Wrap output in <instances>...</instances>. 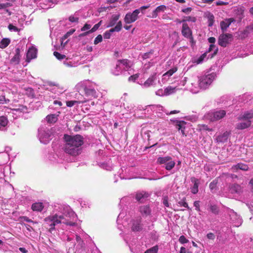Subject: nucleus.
<instances>
[{
  "instance_id": "2eb2a0df",
  "label": "nucleus",
  "mask_w": 253,
  "mask_h": 253,
  "mask_svg": "<svg viewBox=\"0 0 253 253\" xmlns=\"http://www.w3.org/2000/svg\"><path fill=\"white\" fill-rule=\"evenodd\" d=\"M173 124L175 125L176 128L181 131V133L183 135H186L184 132L185 126L186 125V122L184 121H180L178 120H175L173 121Z\"/></svg>"
},
{
  "instance_id": "a19ab883",
  "label": "nucleus",
  "mask_w": 253,
  "mask_h": 253,
  "mask_svg": "<svg viewBox=\"0 0 253 253\" xmlns=\"http://www.w3.org/2000/svg\"><path fill=\"white\" fill-rule=\"evenodd\" d=\"M177 206L179 207H183L188 209H189L188 204L186 202V199L185 198H183L181 200L177 202Z\"/></svg>"
},
{
  "instance_id": "de8ad7c7",
  "label": "nucleus",
  "mask_w": 253,
  "mask_h": 253,
  "mask_svg": "<svg viewBox=\"0 0 253 253\" xmlns=\"http://www.w3.org/2000/svg\"><path fill=\"white\" fill-rule=\"evenodd\" d=\"M158 249V246L156 245L147 250L144 253H157Z\"/></svg>"
},
{
  "instance_id": "7c9ffc66",
  "label": "nucleus",
  "mask_w": 253,
  "mask_h": 253,
  "mask_svg": "<svg viewBox=\"0 0 253 253\" xmlns=\"http://www.w3.org/2000/svg\"><path fill=\"white\" fill-rule=\"evenodd\" d=\"M101 22L102 21H100L97 24H96L95 25H94V26L89 31H87L83 34H81L80 35V36H86L88 35V34L92 33L95 32L96 31H97L98 29V28H99V27L101 26Z\"/></svg>"
},
{
  "instance_id": "0eeeda50",
  "label": "nucleus",
  "mask_w": 253,
  "mask_h": 253,
  "mask_svg": "<svg viewBox=\"0 0 253 253\" xmlns=\"http://www.w3.org/2000/svg\"><path fill=\"white\" fill-rule=\"evenodd\" d=\"M226 114V111L223 110H212L207 112L204 115V118L211 122H215L224 118Z\"/></svg>"
},
{
  "instance_id": "cd10ccee",
  "label": "nucleus",
  "mask_w": 253,
  "mask_h": 253,
  "mask_svg": "<svg viewBox=\"0 0 253 253\" xmlns=\"http://www.w3.org/2000/svg\"><path fill=\"white\" fill-rule=\"evenodd\" d=\"M191 181L192 183H194V185L193 187L191 188V191L193 194H195L197 193L198 192L199 181L198 179H196L195 177H192L191 178Z\"/></svg>"
},
{
  "instance_id": "ddd939ff",
  "label": "nucleus",
  "mask_w": 253,
  "mask_h": 253,
  "mask_svg": "<svg viewBox=\"0 0 253 253\" xmlns=\"http://www.w3.org/2000/svg\"><path fill=\"white\" fill-rule=\"evenodd\" d=\"M138 10H134L132 12L126 14L124 21L126 24H131L135 22L138 18Z\"/></svg>"
},
{
  "instance_id": "393cba45",
  "label": "nucleus",
  "mask_w": 253,
  "mask_h": 253,
  "mask_svg": "<svg viewBox=\"0 0 253 253\" xmlns=\"http://www.w3.org/2000/svg\"><path fill=\"white\" fill-rule=\"evenodd\" d=\"M166 9L167 6L165 5H161L157 7L153 11L151 17L153 18H156L160 13L164 12Z\"/></svg>"
},
{
  "instance_id": "dca6fc26",
  "label": "nucleus",
  "mask_w": 253,
  "mask_h": 253,
  "mask_svg": "<svg viewBox=\"0 0 253 253\" xmlns=\"http://www.w3.org/2000/svg\"><path fill=\"white\" fill-rule=\"evenodd\" d=\"M149 196L148 193L141 191L136 193L135 199L139 203H145L148 200Z\"/></svg>"
},
{
  "instance_id": "0e129e2a",
  "label": "nucleus",
  "mask_w": 253,
  "mask_h": 253,
  "mask_svg": "<svg viewBox=\"0 0 253 253\" xmlns=\"http://www.w3.org/2000/svg\"><path fill=\"white\" fill-rule=\"evenodd\" d=\"M149 7H150V5L142 6H141L140 8L136 9V10H138V14L140 13V12H141L142 14H144L143 10L144 9H147Z\"/></svg>"
},
{
  "instance_id": "338daca9",
  "label": "nucleus",
  "mask_w": 253,
  "mask_h": 253,
  "mask_svg": "<svg viewBox=\"0 0 253 253\" xmlns=\"http://www.w3.org/2000/svg\"><path fill=\"white\" fill-rule=\"evenodd\" d=\"M192 8L191 7H187L181 9V12L186 14H189L192 11Z\"/></svg>"
},
{
  "instance_id": "20e7f679",
  "label": "nucleus",
  "mask_w": 253,
  "mask_h": 253,
  "mask_svg": "<svg viewBox=\"0 0 253 253\" xmlns=\"http://www.w3.org/2000/svg\"><path fill=\"white\" fill-rule=\"evenodd\" d=\"M77 87L79 91L84 93V99L82 103L86 102L98 96V92L96 90V84L88 80H85L79 83Z\"/></svg>"
},
{
  "instance_id": "13d9d810",
  "label": "nucleus",
  "mask_w": 253,
  "mask_h": 253,
  "mask_svg": "<svg viewBox=\"0 0 253 253\" xmlns=\"http://www.w3.org/2000/svg\"><path fill=\"white\" fill-rule=\"evenodd\" d=\"M217 183V182L216 180H214L210 183L209 187L211 191L215 189Z\"/></svg>"
},
{
  "instance_id": "1a4fd4ad",
  "label": "nucleus",
  "mask_w": 253,
  "mask_h": 253,
  "mask_svg": "<svg viewBox=\"0 0 253 253\" xmlns=\"http://www.w3.org/2000/svg\"><path fill=\"white\" fill-rule=\"evenodd\" d=\"M52 134L51 130L46 126H42L38 130V137L40 142L46 144L48 143L52 139Z\"/></svg>"
},
{
  "instance_id": "69168bd1",
  "label": "nucleus",
  "mask_w": 253,
  "mask_h": 253,
  "mask_svg": "<svg viewBox=\"0 0 253 253\" xmlns=\"http://www.w3.org/2000/svg\"><path fill=\"white\" fill-rule=\"evenodd\" d=\"M91 26L90 24H88L87 23H86L84 24V25L82 28L81 31H89L90 30Z\"/></svg>"
},
{
  "instance_id": "6ab92c4d",
  "label": "nucleus",
  "mask_w": 253,
  "mask_h": 253,
  "mask_svg": "<svg viewBox=\"0 0 253 253\" xmlns=\"http://www.w3.org/2000/svg\"><path fill=\"white\" fill-rule=\"evenodd\" d=\"M229 191L232 194L241 195L243 192V188L239 184H233L229 186Z\"/></svg>"
},
{
  "instance_id": "49530a36",
  "label": "nucleus",
  "mask_w": 253,
  "mask_h": 253,
  "mask_svg": "<svg viewBox=\"0 0 253 253\" xmlns=\"http://www.w3.org/2000/svg\"><path fill=\"white\" fill-rule=\"evenodd\" d=\"M82 103L81 101H77V100H71L66 101V105L68 107H71L73 106L76 104H80Z\"/></svg>"
},
{
  "instance_id": "c9c22d12",
  "label": "nucleus",
  "mask_w": 253,
  "mask_h": 253,
  "mask_svg": "<svg viewBox=\"0 0 253 253\" xmlns=\"http://www.w3.org/2000/svg\"><path fill=\"white\" fill-rule=\"evenodd\" d=\"M10 43V40L8 38H3L0 42V48L4 49Z\"/></svg>"
},
{
  "instance_id": "39448f33",
  "label": "nucleus",
  "mask_w": 253,
  "mask_h": 253,
  "mask_svg": "<svg viewBox=\"0 0 253 253\" xmlns=\"http://www.w3.org/2000/svg\"><path fill=\"white\" fill-rule=\"evenodd\" d=\"M62 89L56 85H53L49 90H47L43 95L44 99L47 101H53V105L58 106L59 108L62 106L60 96L62 95Z\"/></svg>"
},
{
  "instance_id": "774afa93",
  "label": "nucleus",
  "mask_w": 253,
  "mask_h": 253,
  "mask_svg": "<svg viewBox=\"0 0 253 253\" xmlns=\"http://www.w3.org/2000/svg\"><path fill=\"white\" fill-rule=\"evenodd\" d=\"M66 40L67 39H64L63 36L59 40L60 42L61 43V46L62 47H63L67 42L68 41H67Z\"/></svg>"
},
{
  "instance_id": "6e6552de",
  "label": "nucleus",
  "mask_w": 253,
  "mask_h": 253,
  "mask_svg": "<svg viewBox=\"0 0 253 253\" xmlns=\"http://www.w3.org/2000/svg\"><path fill=\"white\" fill-rule=\"evenodd\" d=\"M157 163L162 165L163 168L167 170H172L174 168L176 163L170 156L159 157L157 160Z\"/></svg>"
},
{
  "instance_id": "423d86ee",
  "label": "nucleus",
  "mask_w": 253,
  "mask_h": 253,
  "mask_svg": "<svg viewBox=\"0 0 253 253\" xmlns=\"http://www.w3.org/2000/svg\"><path fill=\"white\" fill-rule=\"evenodd\" d=\"M253 117L252 112H246L243 115L239 117L240 122L236 124V128L238 129H244L248 128L251 125V121L250 119Z\"/></svg>"
},
{
  "instance_id": "2f4dec72",
  "label": "nucleus",
  "mask_w": 253,
  "mask_h": 253,
  "mask_svg": "<svg viewBox=\"0 0 253 253\" xmlns=\"http://www.w3.org/2000/svg\"><path fill=\"white\" fill-rule=\"evenodd\" d=\"M156 80V76L152 75L150 76L143 84V86L145 87H148L153 85Z\"/></svg>"
},
{
  "instance_id": "9d476101",
  "label": "nucleus",
  "mask_w": 253,
  "mask_h": 253,
  "mask_svg": "<svg viewBox=\"0 0 253 253\" xmlns=\"http://www.w3.org/2000/svg\"><path fill=\"white\" fill-rule=\"evenodd\" d=\"M233 40V36L231 34H222L219 35L218 39V44L223 47H226Z\"/></svg>"
},
{
  "instance_id": "79ce46f5",
  "label": "nucleus",
  "mask_w": 253,
  "mask_h": 253,
  "mask_svg": "<svg viewBox=\"0 0 253 253\" xmlns=\"http://www.w3.org/2000/svg\"><path fill=\"white\" fill-rule=\"evenodd\" d=\"M18 221L20 222L21 224H23V222L24 221H26L31 223H35L34 221H33L32 219H30L29 217L26 216L19 217Z\"/></svg>"
},
{
  "instance_id": "052dcab7",
  "label": "nucleus",
  "mask_w": 253,
  "mask_h": 253,
  "mask_svg": "<svg viewBox=\"0 0 253 253\" xmlns=\"http://www.w3.org/2000/svg\"><path fill=\"white\" fill-rule=\"evenodd\" d=\"M200 129L201 130H208L209 131H212V128H210L209 126L206 125H202L200 126Z\"/></svg>"
},
{
  "instance_id": "473e14b6",
  "label": "nucleus",
  "mask_w": 253,
  "mask_h": 253,
  "mask_svg": "<svg viewBox=\"0 0 253 253\" xmlns=\"http://www.w3.org/2000/svg\"><path fill=\"white\" fill-rule=\"evenodd\" d=\"M20 49L19 48L17 47L15 49V55L11 59V62L12 63H14L15 64H18L19 62L20 58Z\"/></svg>"
},
{
  "instance_id": "3c124183",
  "label": "nucleus",
  "mask_w": 253,
  "mask_h": 253,
  "mask_svg": "<svg viewBox=\"0 0 253 253\" xmlns=\"http://www.w3.org/2000/svg\"><path fill=\"white\" fill-rule=\"evenodd\" d=\"M99 166L103 169H106L107 170H111L112 169V167L107 163L100 164Z\"/></svg>"
},
{
  "instance_id": "f8f14e48",
  "label": "nucleus",
  "mask_w": 253,
  "mask_h": 253,
  "mask_svg": "<svg viewBox=\"0 0 253 253\" xmlns=\"http://www.w3.org/2000/svg\"><path fill=\"white\" fill-rule=\"evenodd\" d=\"M130 228L133 232H140L143 229V225L142 223L141 218L138 217L131 220Z\"/></svg>"
},
{
  "instance_id": "603ef678",
  "label": "nucleus",
  "mask_w": 253,
  "mask_h": 253,
  "mask_svg": "<svg viewBox=\"0 0 253 253\" xmlns=\"http://www.w3.org/2000/svg\"><path fill=\"white\" fill-rule=\"evenodd\" d=\"M103 40L102 36L101 35H98L94 40V44H97L101 42Z\"/></svg>"
},
{
  "instance_id": "f704fd0d",
  "label": "nucleus",
  "mask_w": 253,
  "mask_h": 253,
  "mask_svg": "<svg viewBox=\"0 0 253 253\" xmlns=\"http://www.w3.org/2000/svg\"><path fill=\"white\" fill-rule=\"evenodd\" d=\"M176 91V88L171 86H168L165 87L166 96H169L174 94Z\"/></svg>"
},
{
  "instance_id": "09e8293b",
  "label": "nucleus",
  "mask_w": 253,
  "mask_h": 253,
  "mask_svg": "<svg viewBox=\"0 0 253 253\" xmlns=\"http://www.w3.org/2000/svg\"><path fill=\"white\" fill-rule=\"evenodd\" d=\"M128 62H129L128 60L127 59H123V60H119L118 61V64H120L121 66L122 67L123 69V68H124V66H126V67L127 66Z\"/></svg>"
},
{
  "instance_id": "412c9836",
  "label": "nucleus",
  "mask_w": 253,
  "mask_h": 253,
  "mask_svg": "<svg viewBox=\"0 0 253 253\" xmlns=\"http://www.w3.org/2000/svg\"><path fill=\"white\" fill-rule=\"evenodd\" d=\"M230 133L228 131H225L224 133L217 135L215 140L217 143H224L226 142L229 136Z\"/></svg>"
},
{
  "instance_id": "4468645a",
  "label": "nucleus",
  "mask_w": 253,
  "mask_h": 253,
  "mask_svg": "<svg viewBox=\"0 0 253 253\" xmlns=\"http://www.w3.org/2000/svg\"><path fill=\"white\" fill-rule=\"evenodd\" d=\"M37 49L34 46L29 48L26 55V61L30 62L33 59L37 58Z\"/></svg>"
},
{
  "instance_id": "e2e57ef3",
  "label": "nucleus",
  "mask_w": 253,
  "mask_h": 253,
  "mask_svg": "<svg viewBox=\"0 0 253 253\" xmlns=\"http://www.w3.org/2000/svg\"><path fill=\"white\" fill-rule=\"evenodd\" d=\"M179 241L181 244H185L188 242V240L183 235L181 236L179 238Z\"/></svg>"
},
{
  "instance_id": "e433bc0d",
  "label": "nucleus",
  "mask_w": 253,
  "mask_h": 253,
  "mask_svg": "<svg viewBox=\"0 0 253 253\" xmlns=\"http://www.w3.org/2000/svg\"><path fill=\"white\" fill-rule=\"evenodd\" d=\"M122 28V23L121 21H119L115 27L113 28H111L109 30H108L110 33L112 34L114 32H120Z\"/></svg>"
},
{
  "instance_id": "7ed1b4c3",
  "label": "nucleus",
  "mask_w": 253,
  "mask_h": 253,
  "mask_svg": "<svg viewBox=\"0 0 253 253\" xmlns=\"http://www.w3.org/2000/svg\"><path fill=\"white\" fill-rule=\"evenodd\" d=\"M65 144L64 146L65 153L73 156L81 154L82 146L84 144V138L79 134L75 135H64Z\"/></svg>"
},
{
  "instance_id": "8fccbe9b",
  "label": "nucleus",
  "mask_w": 253,
  "mask_h": 253,
  "mask_svg": "<svg viewBox=\"0 0 253 253\" xmlns=\"http://www.w3.org/2000/svg\"><path fill=\"white\" fill-rule=\"evenodd\" d=\"M210 210L213 213L215 214H217L219 211V209H218V207L215 205H211Z\"/></svg>"
},
{
  "instance_id": "6e6d98bb",
  "label": "nucleus",
  "mask_w": 253,
  "mask_h": 253,
  "mask_svg": "<svg viewBox=\"0 0 253 253\" xmlns=\"http://www.w3.org/2000/svg\"><path fill=\"white\" fill-rule=\"evenodd\" d=\"M162 202L164 205L166 207H169V205L168 201V197L167 196H163L162 198Z\"/></svg>"
},
{
  "instance_id": "a18cd8bd",
  "label": "nucleus",
  "mask_w": 253,
  "mask_h": 253,
  "mask_svg": "<svg viewBox=\"0 0 253 253\" xmlns=\"http://www.w3.org/2000/svg\"><path fill=\"white\" fill-rule=\"evenodd\" d=\"M165 93V87H164V88L159 89L155 92V94L156 95L161 97L166 96Z\"/></svg>"
},
{
  "instance_id": "4be33fe9",
  "label": "nucleus",
  "mask_w": 253,
  "mask_h": 253,
  "mask_svg": "<svg viewBox=\"0 0 253 253\" xmlns=\"http://www.w3.org/2000/svg\"><path fill=\"white\" fill-rule=\"evenodd\" d=\"M248 165L243 163H238L232 166L231 170L233 172H237L239 169L246 171L248 169Z\"/></svg>"
},
{
  "instance_id": "b1692460",
  "label": "nucleus",
  "mask_w": 253,
  "mask_h": 253,
  "mask_svg": "<svg viewBox=\"0 0 253 253\" xmlns=\"http://www.w3.org/2000/svg\"><path fill=\"white\" fill-rule=\"evenodd\" d=\"M139 211L143 216L147 217L150 215L151 210L148 205L141 206L139 208Z\"/></svg>"
},
{
  "instance_id": "f03ea898",
  "label": "nucleus",
  "mask_w": 253,
  "mask_h": 253,
  "mask_svg": "<svg viewBox=\"0 0 253 253\" xmlns=\"http://www.w3.org/2000/svg\"><path fill=\"white\" fill-rule=\"evenodd\" d=\"M216 77L215 72H211V70L207 71L198 76L197 80L192 82L189 88L193 93H197L201 89L205 90L208 88Z\"/></svg>"
},
{
  "instance_id": "a211bd4d",
  "label": "nucleus",
  "mask_w": 253,
  "mask_h": 253,
  "mask_svg": "<svg viewBox=\"0 0 253 253\" xmlns=\"http://www.w3.org/2000/svg\"><path fill=\"white\" fill-rule=\"evenodd\" d=\"M230 216L233 226L235 227H239L242 224V219L239 215L237 214L236 213L233 212Z\"/></svg>"
},
{
  "instance_id": "a878e982",
  "label": "nucleus",
  "mask_w": 253,
  "mask_h": 253,
  "mask_svg": "<svg viewBox=\"0 0 253 253\" xmlns=\"http://www.w3.org/2000/svg\"><path fill=\"white\" fill-rule=\"evenodd\" d=\"M120 18L119 14H114L113 15L110 19H109L108 24L106 26L107 28L111 27L117 24L118 21Z\"/></svg>"
},
{
  "instance_id": "c756f323",
  "label": "nucleus",
  "mask_w": 253,
  "mask_h": 253,
  "mask_svg": "<svg viewBox=\"0 0 253 253\" xmlns=\"http://www.w3.org/2000/svg\"><path fill=\"white\" fill-rule=\"evenodd\" d=\"M44 206L42 202H36L32 205V209L33 211L41 212L43 210Z\"/></svg>"
},
{
  "instance_id": "37998d69",
  "label": "nucleus",
  "mask_w": 253,
  "mask_h": 253,
  "mask_svg": "<svg viewBox=\"0 0 253 253\" xmlns=\"http://www.w3.org/2000/svg\"><path fill=\"white\" fill-rule=\"evenodd\" d=\"M196 18L195 17L192 16H186L184 17V19L181 20L180 23H182L183 24L184 23H186V21H191L192 22H195L196 21Z\"/></svg>"
},
{
  "instance_id": "5701e85b",
  "label": "nucleus",
  "mask_w": 253,
  "mask_h": 253,
  "mask_svg": "<svg viewBox=\"0 0 253 253\" xmlns=\"http://www.w3.org/2000/svg\"><path fill=\"white\" fill-rule=\"evenodd\" d=\"M163 109H164L163 107L160 105H152L151 106V109L154 110V111H156V112L160 111H164ZM164 112H165V113L167 115H172V114L178 113H179L180 111H178V110H173V111H170V112H169L168 111H164Z\"/></svg>"
},
{
  "instance_id": "bb28decb",
  "label": "nucleus",
  "mask_w": 253,
  "mask_h": 253,
  "mask_svg": "<svg viewBox=\"0 0 253 253\" xmlns=\"http://www.w3.org/2000/svg\"><path fill=\"white\" fill-rule=\"evenodd\" d=\"M126 212L125 211H122L119 214L117 219V223L118 224V228L120 230L123 231L122 226L121 224L123 223L122 221L123 219L126 216Z\"/></svg>"
},
{
  "instance_id": "5fc2aeb1",
  "label": "nucleus",
  "mask_w": 253,
  "mask_h": 253,
  "mask_svg": "<svg viewBox=\"0 0 253 253\" xmlns=\"http://www.w3.org/2000/svg\"><path fill=\"white\" fill-rule=\"evenodd\" d=\"M53 54L59 60L63 59L66 57L65 55L61 54L57 51H54Z\"/></svg>"
},
{
  "instance_id": "ea45409f",
  "label": "nucleus",
  "mask_w": 253,
  "mask_h": 253,
  "mask_svg": "<svg viewBox=\"0 0 253 253\" xmlns=\"http://www.w3.org/2000/svg\"><path fill=\"white\" fill-rule=\"evenodd\" d=\"M212 51H213V53L211 57L213 55H215L217 53V51H218V48L216 47L214 44H210L207 52H211Z\"/></svg>"
},
{
  "instance_id": "680f3d73",
  "label": "nucleus",
  "mask_w": 253,
  "mask_h": 253,
  "mask_svg": "<svg viewBox=\"0 0 253 253\" xmlns=\"http://www.w3.org/2000/svg\"><path fill=\"white\" fill-rule=\"evenodd\" d=\"M153 52L152 51L145 53L142 55V58L144 60L150 58Z\"/></svg>"
},
{
  "instance_id": "72a5a7b5",
  "label": "nucleus",
  "mask_w": 253,
  "mask_h": 253,
  "mask_svg": "<svg viewBox=\"0 0 253 253\" xmlns=\"http://www.w3.org/2000/svg\"><path fill=\"white\" fill-rule=\"evenodd\" d=\"M58 115L50 114L46 116V120L48 123L52 124L55 123L58 119Z\"/></svg>"
},
{
  "instance_id": "4c0bfd02",
  "label": "nucleus",
  "mask_w": 253,
  "mask_h": 253,
  "mask_svg": "<svg viewBox=\"0 0 253 253\" xmlns=\"http://www.w3.org/2000/svg\"><path fill=\"white\" fill-rule=\"evenodd\" d=\"M123 70V67L121 66L120 64H117L116 67L112 70L113 74L116 76H118L121 74Z\"/></svg>"
},
{
  "instance_id": "bf43d9fd",
  "label": "nucleus",
  "mask_w": 253,
  "mask_h": 253,
  "mask_svg": "<svg viewBox=\"0 0 253 253\" xmlns=\"http://www.w3.org/2000/svg\"><path fill=\"white\" fill-rule=\"evenodd\" d=\"M75 31V29H70L68 32H67L64 36V39H67L69 36L72 35Z\"/></svg>"
},
{
  "instance_id": "aec40b11",
  "label": "nucleus",
  "mask_w": 253,
  "mask_h": 253,
  "mask_svg": "<svg viewBox=\"0 0 253 253\" xmlns=\"http://www.w3.org/2000/svg\"><path fill=\"white\" fill-rule=\"evenodd\" d=\"M234 21H235L234 19L232 18H230L226 19L220 22V26L222 32H225L231 24Z\"/></svg>"
},
{
  "instance_id": "864d4df0",
  "label": "nucleus",
  "mask_w": 253,
  "mask_h": 253,
  "mask_svg": "<svg viewBox=\"0 0 253 253\" xmlns=\"http://www.w3.org/2000/svg\"><path fill=\"white\" fill-rule=\"evenodd\" d=\"M8 29L11 32H13H13H19V29L17 27L11 24H9V25L8 26Z\"/></svg>"
},
{
  "instance_id": "58836bf2",
  "label": "nucleus",
  "mask_w": 253,
  "mask_h": 253,
  "mask_svg": "<svg viewBox=\"0 0 253 253\" xmlns=\"http://www.w3.org/2000/svg\"><path fill=\"white\" fill-rule=\"evenodd\" d=\"M177 71V68L173 67L168 71H167L166 73L163 75V76L165 77H169L171 76L176 71Z\"/></svg>"
},
{
  "instance_id": "c85d7f7f",
  "label": "nucleus",
  "mask_w": 253,
  "mask_h": 253,
  "mask_svg": "<svg viewBox=\"0 0 253 253\" xmlns=\"http://www.w3.org/2000/svg\"><path fill=\"white\" fill-rule=\"evenodd\" d=\"M8 121L4 116L0 117V130L5 131L7 129Z\"/></svg>"
},
{
  "instance_id": "4d7b16f0",
  "label": "nucleus",
  "mask_w": 253,
  "mask_h": 253,
  "mask_svg": "<svg viewBox=\"0 0 253 253\" xmlns=\"http://www.w3.org/2000/svg\"><path fill=\"white\" fill-rule=\"evenodd\" d=\"M69 20L71 23H78L79 21V18L75 15H74L70 16Z\"/></svg>"
},
{
  "instance_id": "9b49d317",
  "label": "nucleus",
  "mask_w": 253,
  "mask_h": 253,
  "mask_svg": "<svg viewBox=\"0 0 253 253\" xmlns=\"http://www.w3.org/2000/svg\"><path fill=\"white\" fill-rule=\"evenodd\" d=\"M66 158L65 153L63 150H60L56 153L50 154L49 159L53 163H63Z\"/></svg>"
},
{
  "instance_id": "f3484780",
  "label": "nucleus",
  "mask_w": 253,
  "mask_h": 253,
  "mask_svg": "<svg viewBox=\"0 0 253 253\" xmlns=\"http://www.w3.org/2000/svg\"><path fill=\"white\" fill-rule=\"evenodd\" d=\"M181 34L184 37L187 39L192 36V30L186 23L182 24Z\"/></svg>"
},
{
  "instance_id": "c03bdc74",
  "label": "nucleus",
  "mask_w": 253,
  "mask_h": 253,
  "mask_svg": "<svg viewBox=\"0 0 253 253\" xmlns=\"http://www.w3.org/2000/svg\"><path fill=\"white\" fill-rule=\"evenodd\" d=\"M206 57V53L203 54L200 57H199L197 59L195 60L194 62V63L196 64H199L202 63L205 58Z\"/></svg>"
},
{
  "instance_id": "f257e3e1",
  "label": "nucleus",
  "mask_w": 253,
  "mask_h": 253,
  "mask_svg": "<svg viewBox=\"0 0 253 253\" xmlns=\"http://www.w3.org/2000/svg\"><path fill=\"white\" fill-rule=\"evenodd\" d=\"M77 219V215L69 206L55 204L50 214L44 219V222L50 233L54 231L55 226L58 225L62 226L64 230L78 228V232H70L65 235H61L60 238L63 241L69 243V248L74 247L76 244L79 248H82L84 243L80 235L83 234L84 232L76 226Z\"/></svg>"
}]
</instances>
